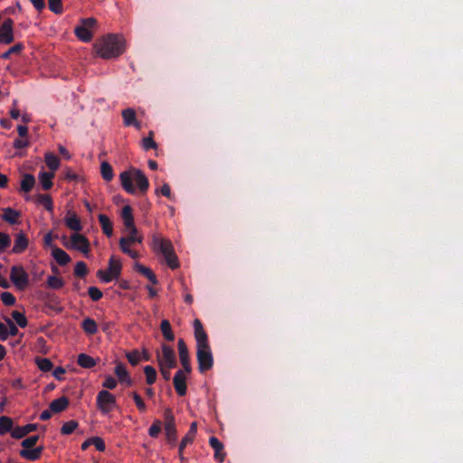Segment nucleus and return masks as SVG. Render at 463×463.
I'll list each match as a JSON object with an SVG mask.
<instances>
[{"mask_svg":"<svg viewBox=\"0 0 463 463\" xmlns=\"http://www.w3.org/2000/svg\"><path fill=\"white\" fill-rule=\"evenodd\" d=\"M194 337L196 340V357L198 362V370L204 373L210 370L213 365V357L208 343V336L199 319L194 322Z\"/></svg>","mask_w":463,"mask_h":463,"instance_id":"obj_1","label":"nucleus"},{"mask_svg":"<svg viewBox=\"0 0 463 463\" xmlns=\"http://www.w3.org/2000/svg\"><path fill=\"white\" fill-rule=\"evenodd\" d=\"M93 48L102 59L118 58L125 52V40L121 35L109 33L97 40Z\"/></svg>","mask_w":463,"mask_h":463,"instance_id":"obj_2","label":"nucleus"},{"mask_svg":"<svg viewBox=\"0 0 463 463\" xmlns=\"http://www.w3.org/2000/svg\"><path fill=\"white\" fill-rule=\"evenodd\" d=\"M119 180L122 188L129 194H135L137 189H138L141 194H144L149 188L147 177L140 169L135 167L120 173Z\"/></svg>","mask_w":463,"mask_h":463,"instance_id":"obj_3","label":"nucleus"},{"mask_svg":"<svg viewBox=\"0 0 463 463\" xmlns=\"http://www.w3.org/2000/svg\"><path fill=\"white\" fill-rule=\"evenodd\" d=\"M152 248L156 252L164 256L165 262L172 269L179 267L178 258L169 240L164 239L158 234H154L152 238Z\"/></svg>","mask_w":463,"mask_h":463,"instance_id":"obj_4","label":"nucleus"},{"mask_svg":"<svg viewBox=\"0 0 463 463\" xmlns=\"http://www.w3.org/2000/svg\"><path fill=\"white\" fill-rule=\"evenodd\" d=\"M122 270V264L115 256H111L109 260V266L107 269H99L97 277L104 283H109L114 279L120 277Z\"/></svg>","mask_w":463,"mask_h":463,"instance_id":"obj_5","label":"nucleus"},{"mask_svg":"<svg viewBox=\"0 0 463 463\" xmlns=\"http://www.w3.org/2000/svg\"><path fill=\"white\" fill-rule=\"evenodd\" d=\"M96 24L97 20L93 17L81 19L80 24L74 29L75 35L83 43L90 42L93 37L91 29Z\"/></svg>","mask_w":463,"mask_h":463,"instance_id":"obj_6","label":"nucleus"},{"mask_svg":"<svg viewBox=\"0 0 463 463\" xmlns=\"http://www.w3.org/2000/svg\"><path fill=\"white\" fill-rule=\"evenodd\" d=\"M63 245L67 249L77 250L84 254H88L90 251V241L82 234L75 232L71 236V240L67 241V238L63 237Z\"/></svg>","mask_w":463,"mask_h":463,"instance_id":"obj_7","label":"nucleus"},{"mask_svg":"<svg viewBox=\"0 0 463 463\" xmlns=\"http://www.w3.org/2000/svg\"><path fill=\"white\" fill-rule=\"evenodd\" d=\"M165 438L169 444L175 446L177 441V430L175 423V417L170 408L164 411Z\"/></svg>","mask_w":463,"mask_h":463,"instance_id":"obj_8","label":"nucleus"},{"mask_svg":"<svg viewBox=\"0 0 463 463\" xmlns=\"http://www.w3.org/2000/svg\"><path fill=\"white\" fill-rule=\"evenodd\" d=\"M162 353L156 354V360L159 366L176 367L177 362L175 350L168 345H161Z\"/></svg>","mask_w":463,"mask_h":463,"instance_id":"obj_9","label":"nucleus"},{"mask_svg":"<svg viewBox=\"0 0 463 463\" xmlns=\"http://www.w3.org/2000/svg\"><path fill=\"white\" fill-rule=\"evenodd\" d=\"M10 279L18 289H24L29 285V276L23 266H13L10 271Z\"/></svg>","mask_w":463,"mask_h":463,"instance_id":"obj_10","label":"nucleus"},{"mask_svg":"<svg viewBox=\"0 0 463 463\" xmlns=\"http://www.w3.org/2000/svg\"><path fill=\"white\" fill-rule=\"evenodd\" d=\"M97 406L102 413H109L116 406V398L109 391L102 390L97 395Z\"/></svg>","mask_w":463,"mask_h":463,"instance_id":"obj_11","label":"nucleus"},{"mask_svg":"<svg viewBox=\"0 0 463 463\" xmlns=\"http://www.w3.org/2000/svg\"><path fill=\"white\" fill-rule=\"evenodd\" d=\"M177 348L180 363L183 366V371H184L187 374H190L192 372L190 355L186 344L183 338L178 340Z\"/></svg>","mask_w":463,"mask_h":463,"instance_id":"obj_12","label":"nucleus"},{"mask_svg":"<svg viewBox=\"0 0 463 463\" xmlns=\"http://www.w3.org/2000/svg\"><path fill=\"white\" fill-rule=\"evenodd\" d=\"M14 21L11 18L4 20L0 26V43L10 44L14 42Z\"/></svg>","mask_w":463,"mask_h":463,"instance_id":"obj_13","label":"nucleus"},{"mask_svg":"<svg viewBox=\"0 0 463 463\" xmlns=\"http://www.w3.org/2000/svg\"><path fill=\"white\" fill-rule=\"evenodd\" d=\"M183 370H178L173 378V384L179 396H184L187 392L186 375Z\"/></svg>","mask_w":463,"mask_h":463,"instance_id":"obj_14","label":"nucleus"},{"mask_svg":"<svg viewBox=\"0 0 463 463\" xmlns=\"http://www.w3.org/2000/svg\"><path fill=\"white\" fill-rule=\"evenodd\" d=\"M33 5L35 7L37 11H42L45 7V3L43 0H30ZM49 2V9L54 14H60L62 13V4L61 0H48Z\"/></svg>","mask_w":463,"mask_h":463,"instance_id":"obj_15","label":"nucleus"},{"mask_svg":"<svg viewBox=\"0 0 463 463\" xmlns=\"http://www.w3.org/2000/svg\"><path fill=\"white\" fill-rule=\"evenodd\" d=\"M196 431H197V424H196V422H192L188 432L182 439V440L179 444L178 454H179L180 459L182 461L184 460V457L183 456L184 449L188 444H190L194 441Z\"/></svg>","mask_w":463,"mask_h":463,"instance_id":"obj_16","label":"nucleus"},{"mask_svg":"<svg viewBox=\"0 0 463 463\" xmlns=\"http://www.w3.org/2000/svg\"><path fill=\"white\" fill-rule=\"evenodd\" d=\"M38 425L35 423H29L24 426H16L11 433L14 439H20L25 437L30 432L35 431Z\"/></svg>","mask_w":463,"mask_h":463,"instance_id":"obj_17","label":"nucleus"},{"mask_svg":"<svg viewBox=\"0 0 463 463\" xmlns=\"http://www.w3.org/2000/svg\"><path fill=\"white\" fill-rule=\"evenodd\" d=\"M43 449V446H39L34 449H22L19 455L24 459L36 461L41 458Z\"/></svg>","mask_w":463,"mask_h":463,"instance_id":"obj_18","label":"nucleus"},{"mask_svg":"<svg viewBox=\"0 0 463 463\" xmlns=\"http://www.w3.org/2000/svg\"><path fill=\"white\" fill-rule=\"evenodd\" d=\"M123 123L127 127L134 126L137 129L140 128V123L137 120L136 111L132 108H128L121 112Z\"/></svg>","mask_w":463,"mask_h":463,"instance_id":"obj_19","label":"nucleus"},{"mask_svg":"<svg viewBox=\"0 0 463 463\" xmlns=\"http://www.w3.org/2000/svg\"><path fill=\"white\" fill-rule=\"evenodd\" d=\"M29 241L24 233L16 234L12 252L14 254L23 253L28 247Z\"/></svg>","mask_w":463,"mask_h":463,"instance_id":"obj_20","label":"nucleus"},{"mask_svg":"<svg viewBox=\"0 0 463 463\" xmlns=\"http://www.w3.org/2000/svg\"><path fill=\"white\" fill-rule=\"evenodd\" d=\"M70 404V401L66 396H61L51 402L49 408L52 413H60L64 411Z\"/></svg>","mask_w":463,"mask_h":463,"instance_id":"obj_21","label":"nucleus"},{"mask_svg":"<svg viewBox=\"0 0 463 463\" xmlns=\"http://www.w3.org/2000/svg\"><path fill=\"white\" fill-rule=\"evenodd\" d=\"M115 374L118 376V381L121 383H127L128 385H132L133 381L130 378L128 372L127 371L126 366L118 362L115 367Z\"/></svg>","mask_w":463,"mask_h":463,"instance_id":"obj_22","label":"nucleus"},{"mask_svg":"<svg viewBox=\"0 0 463 463\" xmlns=\"http://www.w3.org/2000/svg\"><path fill=\"white\" fill-rule=\"evenodd\" d=\"M52 256L61 266H65L71 260L70 255L57 246H53Z\"/></svg>","mask_w":463,"mask_h":463,"instance_id":"obj_23","label":"nucleus"},{"mask_svg":"<svg viewBox=\"0 0 463 463\" xmlns=\"http://www.w3.org/2000/svg\"><path fill=\"white\" fill-rule=\"evenodd\" d=\"M65 224L69 229L76 232L82 229L79 217L71 212H68L67 216L65 217Z\"/></svg>","mask_w":463,"mask_h":463,"instance_id":"obj_24","label":"nucleus"},{"mask_svg":"<svg viewBox=\"0 0 463 463\" xmlns=\"http://www.w3.org/2000/svg\"><path fill=\"white\" fill-rule=\"evenodd\" d=\"M3 215H2V219L8 222L9 224H16L19 222V218L21 216V213L11 208V207H7V208H5L3 209Z\"/></svg>","mask_w":463,"mask_h":463,"instance_id":"obj_25","label":"nucleus"},{"mask_svg":"<svg viewBox=\"0 0 463 463\" xmlns=\"http://www.w3.org/2000/svg\"><path fill=\"white\" fill-rule=\"evenodd\" d=\"M135 269L136 271L146 277L153 285L158 284V279H156V276L149 268L140 263H136Z\"/></svg>","mask_w":463,"mask_h":463,"instance_id":"obj_26","label":"nucleus"},{"mask_svg":"<svg viewBox=\"0 0 463 463\" xmlns=\"http://www.w3.org/2000/svg\"><path fill=\"white\" fill-rule=\"evenodd\" d=\"M54 177V174L52 172H40L39 180L42 184L43 190H49L52 187V178Z\"/></svg>","mask_w":463,"mask_h":463,"instance_id":"obj_27","label":"nucleus"},{"mask_svg":"<svg viewBox=\"0 0 463 463\" xmlns=\"http://www.w3.org/2000/svg\"><path fill=\"white\" fill-rule=\"evenodd\" d=\"M99 222L100 223L103 233L108 237L112 236L113 225L109 218L107 215L101 213L99 215Z\"/></svg>","mask_w":463,"mask_h":463,"instance_id":"obj_28","label":"nucleus"},{"mask_svg":"<svg viewBox=\"0 0 463 463\" xmlns=\"http://www.w3.org/2000/svg\"><path fill=\"white\" fill-rule=\"evenodd\" d=\"M78 364L85 369H90L97 364L96 360L86 354H80L77 358Z\"/></svg>","mask_w":463,"mask_h":463,"instance_id":"obj_29","label":"nucleus"},{"mask_svg":"<svg viewBox=\"0 0 463 463\" xmlns=\"http://www.w3.org/2000/svg\"><path fill=\"white\" fill-rule=\"evenodd\" d=\"M81 328L87 335H95L98 332V326L94 319L85 318L81 323Z\"/></svg>","mask_w":463,"mask_h":463,"instance_id":"obj_30","label":"nucleus"},{"mask_svg":"<svg viewBox=\"0 0 463 463\" xmlns=\"http://www.w3.org/2000/svg\"><path fill=\"white\" fill-rule=\"evenodd\" d=\"M35 184V178L31 174H24L21 181V190L29 193Z\"/></svg>","mask_w":463,"mask_h":463,"instance_id":"obj_31","label":"nucleus"},{"mask_svg":"<svg viewBox=\"0 0 463 463\" xmlns=\"http://www.w3.org/2000/svg\"><path fill=\"white\" fill-rule=\"evenodd\" d=\"M14 422L10 417L1 416L0 417V435H5L7 432H11L14 430Z\"/></svg>","mask_w":463,"mask_h":463,"instance_id":"obj_32","label":"nucleus"},{"mask_svg":"<svg viewBox=\"0 0 463 463\" xmlns=\"http://www.w3.org/2000/svg\"><path fill=\"white\" fill-rule=\"evenodd\" d=\"M36 202L42 204L49 213L53 212V203L52 197L49 194H37Z\"/></svg>","mask_w":463,"mask_h":463,"instance_id":"obj_33","label":"nucleus"},{"mask_svg":"<svg viewBox=\"0 0 463 463\" xmlns=\"http://www.w3.org/2000/svg\"><path fill=\"white\" fill-rule=\"evenodd\" d=\"M100 174H101L102 178L107 182H109L113 179L114 172H113V168L109 163H108L106 161L101 163Z\"/></svg>","mask_w":463,"mask_h":463,"instance_id":"obj_34","label":"nucleus"},{"mask_svg":"<svg viewBox=\"0 0 463 463\" xmlns=\"http://www.w3.org/2000/svg\"><path fill=\"white\" fill-rule=\"evenodd\" d=\"M160 329L165 340L173 341L175 339V335L172 331V327L168 320L164 319L161 322Z\"/></svg>","mask_w":463,"mask_h":463,"instance_id":"obj_35","label":"nucleus"},{"mask_svg":"<svg viewBox=\"0 0 463 463\" xmlns=\"http://www.w3.org/2000/svg\"><path fill=\"white\" fill-rule=\"evenodd\" d=\"M45 163L52 171L57 170L60 166V159L52 153H46Z\"/></svg>","mask_w":463,"mask_h":463,"instance_id":"obj_36","label":"nucleus"},{"mask_svg":"<svg viewBox=\"0 0 463 463\" xmlns=\"http://www.w3.org/2000/svg\"><path fill=\"white\" fill-rule=\"evenodd\" d=\"M35 364L38 368L44 373L50 372L53 367L52 361L48 358L36 357Z\"/></svg>","mask_w":463,"mask_h":463,"instance_id":"obj_37","label":"nucleus"},{"mask_svg":"<svg viewBox=\"0 0 463 463\" xmlns=\"http://www.w3.org/2000/svg\"><path fill=\"white\" fill-rule=\"evenodd\" d=\"M144 373L146 375V382L147 384L152 385L156 380V371L151 365H146L144 367Z\"/></svg>","mask_w":463,"mask_h":463,"instance_id":"obj_38","label":"nucleus"},{"mask_svg":"<svg viewBox=\"0 0 463 463\" xmlns=\"http://www.w3.org/2000/svg\"><path fill=\"white\" fill-rule=\"evenodd\" d=\"M24 48V45L21 43H18L9 48L6 52L1 54L0 58L4 60H7L10 58L12 54H19L22 50Z\"/></svg>","mask_w":463,"mask_h":463,"instance_id":"obj_39","label":"nucleus"},{"mask_svg":"<svg viewBox=\"0 0 463 463\" xmlns=\"http://www.w3.org/2000/svg\"><path fill=\"white\" fill-rule=\"evenodd\" d=\"M47 285L52 289H60L64 286V281L60 277L49 276L47 279Z\"/></svg>","mask_w":463,"mask_h":463,"instance_id":"obj_40","label":"nucleus"},{"mask_svg":"<svg viewBox=\"0 0 463 463\" xmlns=\"http://www.w3.org/2000/svg\"><path fill=\"white\" fill-rule=\"evenodd\" d=\"M78 425L76 420H69L61 426V433L62 435H70L77 429Z\"/></svg>","mask_w":463,"mask_h":463,"instance_id":"obj_41","label":"nucleus"},{"mask_svg":"<svg viewBox=\"0 0 463 463\" xmlns=\"http://www.w3.org/2000/svg\"><path fill=\"white\" fill-rule=\"evenodd\" d=\"M126 357L129 364L133 366L137 365L141 360V355L137 349H134L131 352H128L126 354Z\"/></svg>","mask_w":463,"mask_h":463,"instance_id":"obj_42","label":"nucleus"},{"mask_svg":"<svg viewBox=\"0 0 463 463\" xmlns=\"http://www.w3.org/2000/svg\"><path fill=\"white\" fill-rule=\"evenodd\" d=\"M12 317L20 327L24 328L27 326L28 321L23 313L14 310L12 312Z\"/></svg>","mask_w":463,"mask_h":463,"instance_id":"obj_43","label":"nucleus"},{"mask_svg":"<svg viewBox=\"0 0 463 463\" xmlns=\"http://www.w3.org/2000/svg\"><path fill=\"white\" fill-rule=\"evenodd\" d=\"M88 273V268L85 262L78 261L74 268V275L76 277L83 278Z\"/></svg>","mask_w":463,"mask_h":463,"instance_id":"obj_44","label":"nucleus"},{"mask_svg":"<svg viewBox=\"0 0 463 463\" xmlns=\"http://www.w3.org/2000/svg\"><path fill=\"white\" fill-rule=\"evenodd\" d=\"M162 423L159 420H156L148 430V434L152 438H156L161 432Z\"/></svg>","mask_w":463,"mask_h":463,"instance_id":"obj_45","label":"nucleus"},{"mask_svg":"<svg viewBox=\"0 0 463 463\" xmlns=\"http://www.w3.org/2000/svg\"><path fill=\"white\" fill-rule=\"evenodd\" d=\"M88 294L92 301H99L103 297L102 291L94 286L88 288Z\"/></svg>","mask_w":463,"mask_h":463,"instance_id":"obj_46","label":"nucleus"},{"mask_svg":"<svg viewBox=\"0 0 463 463\" xmlns=\"http://www.w3.org/2000/svg\"><path fill=\"white\" fill-rule=\"evenodd\" d=\"M132 398L134 399L135 401V403H136V406L137 408L138 409L139 411L141 412H144L146 411V403L144 402L143 399L141 398V396L136 392H133L131 394Z\"/></svg>","mask_w":463,"mask_h":463,"instance_id":"obj_47","label":"nucleus"},{"mask_svg":"<svg viewBox=\"0 0 463 463\" xmlns=\"http://www.w3.org/2000/svg\"><path fill=\"white\" fill-rule=\"evenodd\" d=\"M39 440L38 435L30 436L21 442L23 449H32Z\"/></svg>","mask_w":463,"mask_h":463,"instance_id":"obj_48","label":"nucleus"},{"mask_svg":"<svg viewBox=\"0 0 463 463\" xmlns=\"http://www.w3.org/2000/svg\"><path fill=\"white\" fill-rule=\"evenodd\" d=\"M11 245V237L7 233L0 232V252L6 250Z\"/></svg>","mask_w":463,"mask_h":463,"instance_id":"obj_49","label":"nucleus"},{"mask_svg":"<svg viewBox=\"0 0 463 463\" xmlns=\"http://www.w3.org/2000/svg\"><path fill=\"white\" fill-rule=\"evenodd\" d=\"M143 147L145 150H149L151 148H156L157 145L153 139V133L150 132L149 136L146 137H144L143 140Z\"/></svg>","mask_w":463,"mask_h":463,"instance_id":"obj_50","label":"nucleus"},{"mask_svg":"<svg viewBox=\"0 0 463 463\" xmlns=\"http://www.w3.org/2000/svg\"><path fill=\"white\" fill-rule=\"evenodd\" d=\"M5 321L6 325H7V326H8L7 327V329H8V337L10 335L11 336H15L19 333V330H18L16 325L9 317H5Z\"/></svg>","mask_w":463,"mask_h":463,"instance_id":"obj_51","label":"nucleus"},{"mask_svg":"<svg viewBox=\"0 0 463 463\" xmlns=\"http://www.w3.org/2000/svg\"><path fill=\"white\" fill-rule=\"evenodd\" d=\"M1 300L5 306H13L15 303V297L10 292H3Z\"/></svg>","mask_w":463,"mask_h":463,"instance_id":"obj_52","label":"nucleus"},{"mask_svg":"<svg viewBox=\"0 0 463 463\" xmlns=\"http://www.w3.org/2000/svg\"><path fill=\"white\" fill-rule=\"evenodd\" d=\"M91 445L95 446L97 450L104 451L106 449L104 440L99 437H92L90 438Z\"/></svg>","mask_w":463,"mask_h":463,"instance_id":"obj_53","label":"nucleus"},{"mask_svg":"<svg viewBox=\"0 0 463 463\" xmlns=\"http://www.w3.org/2000/svg\"><path fill=\"white\" fill-rule=\"evenodd\" d=\"M117 384L118 383L116 379L111 375H108L106 376L105 381L102 383V386L106 389L113 390L117 387Z\"/></svg>","mask_w":463,"mask_h":463,"instance_id":"obj_54","label":"nucleus"},{"mask_svg":"<svg viewBox=\"0 0 463 463\" xmlns=\"http://www.w3.org/2000/svg\"><path fill=\"white\" fill-rule=\"evenodd\" d=\"M209 444L214 449V452L223 450V444L214 436L210 438Z\"/></svg>","mask_w":463,"mask_h":463,"instance_id":"obj_55","label":"nucleus"},{"mask_svg":"<svg viewBox=\"0 0 463 463\" xmlns=\"http://www.w3.org/2000/svg\"><path fill=\"white\" fill-rule=\"evenodd\" d=\"M120 239H124L128 244L142 242V237L137 236V233H134V232L133 233L129 232V235L128 237H121Z\"/></svg>","mask_w":463,"mask_h":463,"instance_id":"obj_56","label":"nucleus"},{"mask_svg":"<svg viewBox=\"0 0 463 463\" xmlns=\"http://www.w3.org/2000/svg\"><path fill=\"white\" fill-rule=\"evenodd\" d=\"M121 217H122L123 221L134 219L131 206L126 205L123 207L122 212H121Z\"/></svg>","mask_w":463,"mask_h":463,"instance_id":"obj_57","label":"nucleus"},{"mask_svg":"<svg viewBox=\"0 0 463 463\" xmlns=\"http://www.w3.org/2000/svg\"><path fill=\"white\" fill-rule=\"evenodd\" d=\"M174 367L159 366V371L165 381H169L171 378V369Z\"/></svg>","mask_w":463,"mask_h":463,"instance_id":"obj_58","label":"nucleus"},{"mask_svg":"<svg viewBox=\"0 0 463 463\" xmlns=\"http://www.w3.org/2000/svg\"><path fill=\"white\" fill-rule=\"evenodd\" d=\"M123 222H124V225H125L126 229L128 230L129 232L137 233V229L135 226L134 219L123 221Z\"/></svg>","mask_w":463,"mask_h":463,"instance_id":"obj_59","label":"nucleus"},{"mask_svg":"<svg viewBox=\"0 0 463 463\" xmlns=\"http://www.w3.org/2000/svg\"><path fill=\"white\" fill-rule=\"evenodd\" d=\"M8 339V329L5 325L0 322V341H5Z\"/></svg>","mask_w":463,"mask_h":463,"instance_id":"obj_60","label":"nucleus"},{"mask_svg":"<svg viewBox=\"0 0 463 463\" xmlns=\"http://www.w3.org/2000/svg\"><path fill=\"white\" fill-rule=\"evenodd\" d=\"M66 373L65 369L62 366H58L54 369L52 375L58 380H62V375Z\"/></svg>","mask_w":463,"mask_h":463,"instance_id":"obj_61","label":"nucleus"},{"mask_svg":"<svg viewBox=\"0 0 463 463\" xmlns=\"http://www.w3.org/2000/svg\"><path fill=\"white\" fill-rule=\"evenodd\" d=\"M160 193L162 194V195L170 199L171 198L170 185L168 184L165 183L160 188Z\"/></svg>","mask_w":463,"mask_h":463,"instance_id":"obj_62","label":"nucleus"},{"mask_svg":"<svg viewBox=\"0 0 463 463\" xmlns=\"http://www.w3.org/2000/svg\"><path fill=\"white\" fill-rule=\"evenodd\" d=\"M130 244H128L124 239L119 240V247L120 250L125 253L128 254L132 252V250L129 248Z\"/></svg>","mask_w":463,"mask_h":463,"instance_id":"obj_63","label":"nucleus"},{"mask_svg":"<svg viewBox=\"0 0 463 463\" xmlns=\"http://www.w3.org/2000/svg\"><path fill=\"white\" fill-rule=\"evenodd\" d=\"M28 145H29V143H28L27 140L16 138L14 141V147L17 148V149H21V148L26 147Z\"/></svg>","mask_w":463,"mask_h":463,"instance_id":"obj_64","label":"nucleus"}]
</instances>
